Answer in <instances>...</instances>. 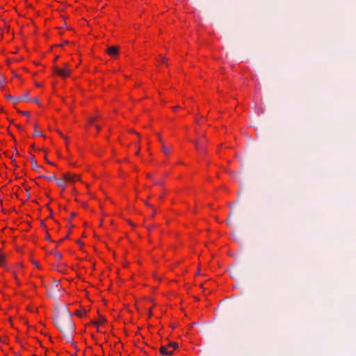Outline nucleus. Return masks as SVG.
Returning a JSON list of instances; mask_svg holds the SVG:
<instances>
[{"label": "nucleus", "instance_id": "obj_13", "mask_svg": "<svg viewBox=\"0 0 356 356\" xmlns=\"http://www.w3.org/2000/svg\"><path fill=\"white\" fill-rule=\"evenodd\" d=\"M7 99H9V100H11L14 104H15V102L17 101V97H13L10 96V95H8L7 97Z\"/></svg>", "mask_w": 356, "mask_h": 356}, {"label": "nucleus", "instance_id": "obj_7", "mask_svg": "<svg viewBox=\"0 0 356 356\" xmlns=\"http://www.w3.org/2000/svg\"><path fill=\"white\" fill-rule=\"evenodd\" d=\"M194 143H195V147L200 152H204L205 150L204 147L200 143V141H198V140L195 141Z\"/></svg>", "mask_w": 356, "mask_h": 356}, {"label": "nucleus", "instance_id": "obj_11", "mask_svg": "<svg viewBox=\"0 0 356 356\" xmlns=\"http://www.w3.org/2000/svg\"><path fill=\"white\" fill-rule=\"evenodd\" d=\"M44 177H45L46 179H47L49 181H56V177L54 175L51 176H44Z\"/></svg>", "mask_w": 356, "mask_h": 356}, {"label": "nucleus", "instance_id": "obj_3", "mask_svg": "<svg viewBox=\"0 0 356 356\" xmlns=\"http://www.w3.org/2000/svg\"><path fill=\"white\" fill-rule=\"evenodd\" d=\"M54 72L63 78L69 76L71 72L67 64L66 63L64 65L63 68H59L57 66H55L54 67Z\"/></svg>", "mask_w": 356, "mask_h": 356}, {"label": "nucleus", "instance_id": "obj_22", "mask_svg": "<svg viewBox=\"0 0 356 356\" xmlns=\"http://www.w3.org/2000/svg\"><path fill=\"white\" fill-rule=\"evenodd\" d=\"M95 127L98 131L101 129V127L99 125H95Z\"/></svg>", "mask_w": 356, "mask_h": 356}, {"label": "nucleus", "instance_id": "obj_26", "mask_svg": "<svg viewBox=\"0 0 356 356\" xmlns=\"http://www.w3.org/2000/svg\"><path fill=\"white\" fill-rule=\"evenodd\" d=\"M132 131L133 133H134V131ZM135 134H136L137 136H140V135H139V134H138V133L135 132Z\"/></svg>", "mask_w": 356, "mask_h": 356}, {"label": "nucleus", "instance_id": "obj_12", "mask_svg": "<svg viewBox=\"0 0 356 356\" xmlns=\"http://www.w3.org/2000/svg\"><path fill=\"white\" fill-rule=\"evenodd\" d=\"M4 255L0 252V266H3L4 264Z\"/></svg>", "mask_w": 356, "mask_h": 356}, {"label": "nucleus", "instance_id": "obj_31", "mask_svg": "<svg viewBox=\"0 0 356 356\" xmlns=\"http://www.w3.org/2000/svg\"><path fill=\"white\" fill-rule=\"evenodd\" d=\"M139 153V149L138 151H136V154H138Z\"/></svg>", "mask_w": 356, "mask_h": 356}, {"label": "nucleus", "instance_id": "obj_5", "mask_svg": "<svg viewBox=\"0 0 356 356\" xmlns=\"http://www.w3.org/2000/svg\"><path fill=\"white\" fill-rule=\"evenodd\" d=\"M170 348H168V346H163L160 348V352L161 354L163 355H170L172 354L173 353V350H169Z\"/></svg>", "mask_w": 356, "mask_h": 356}, {"label": "nucleus", "instance_id": "obj_25", "mask_svg": "<svg viewBox=\"0 0 356 356\" xmlns=\"http://www.w3.org/2000/svg\"><path fill=\"white\" fill-rule=\"evenodd\" d=\"M158 140H159L161 141V143H162L161 138L160 136H159Z\"/></svg>", "mask_w": 356, "mask_h": 356}, {"label": "nucleus", "instance_id": "obj_4", "mask_svg": "<svg viewBox=\"0 0 356 356\" xmlns=\"http://www.w3.org/2000/svg\"><path fill=\"white\" fill-rule=\"evenodd\" d=\"M106 52L111 56H115L118 53V47L116 46H111L108 47Z\"/></svg>", "mask_w": 356, "mask_h": 356}, {"label": "nucleus", "instance_id": "obj_8", "mask_svg": "<svg viewBox=\"0 0 356 356\" xmlns=\"http://www.w3.org/2000/svg\"><path fill=\"white\" fill-rule=\"evenodd\" d=\"M169 348H171L170 350H174L178 347V343L176 342H171L168 345Z\"/></svg>", "mask_w": 356, "mask_h": 356}, {"label": "nucleus", "instance_id": "obj_10", "mask_svg": "<svg viewBox=\"0 0 356 356\" xmlns=\"http://www.w3.org/2000/svg\"><path fill=\"white\" fill-rule=\"evenodd\" d=\"M162 151L165 154H169L168 148L165 145H163V144H162Z\"/></svg>", "mask_w": 356, "mask_h": 356}, {"label": "nucleus", "instance_id": "obj_6", "mask_svg": "<svg viewBox=\"0 0 356 356\" xmlns=\"http://www.w3.org/2000/svg\"><path fill=\"white\" fill-rule=\"evenodd\" d=\"M19 101H31V99H29V92H26L21 97H17V99L16 102H15V103L17 104Z\"/></svg>", "mask_w": 356, "mask_h": 356}, {"label": "nucleus", "instance_id": "obj_28", "mask_svg": "<svg viewBox=\"0 0 356 356\" xmlns=\"http://www.w3.org/2000/svg\"><path fill=\"white\" fill-rule=\"evenodd\" d=\"M179 108L178 106H175V107L173 108V109L177 110V108Z\"/></svg>", "mask_w": 356, "mask_h": 356}, {"label": "nucleus", "instance_id": "obj_29", "mask_svg": "<svg viewBox=\"0 0 356 356\" xmlns=\"http://www.w3.org/2000/svg\"><path fill=\"white\" fill-rule=\"evenodd\" d=\"M147 177L151 178L152 175L149 174V175H147Z\"/></svg>", "mask_w": 356, "mask_h": 356}, {"label": "nucleus", "instance_id": "obj_1", "mask_svg": "<svg viewBox=\"0 0 356 356\" xmlns=\"http://www.w3.org/2000/svg\"><path fill=\"white\" fill-rule=\"evenodd\" d=\"M55 325L61 331L67 341H71L74 324L72 320V314L65 307L58 312L54 318Z\"/></svg>", "mask_w": 356, "mask_h": 356}, {"label": "nucleus", "instance_id": "obj_24", "mask_svg": "<svg viewBox=\"0 0 356 356\" xmlns=\"http://www.w3.org/2000/svg\"><path fill=\"white\" fill-rule=\"evenodd\" d=\"M33 264H34L35 266H38V262L34 261V262H33Z\"/></svg>", "mask_w": 356, "mask_h": 356}, {"label": "nucleus", "instance_id": "obj_20", "mask_svg": "<svg viewBox=\"0 0 356 356\" xmlns=\"http://www.w3.org/2000/svg\"><path fill=\"white\" fill-rule=\"evenodd\" d=\"M34 135H40V136H42V134L40 132H38V131H35V132H34Z\"/></svg>", "mask_w": 356, "mask_h": 356}, {"label": "nucleus", "instance_id": "obj_18", "mask_svg": "<svg viewBox=\"0 0 356 356\" xmlns=\"http://www.w3.org/2000/svg\"><path fill=\"white\" fill-rule=\"evenodd\" d=\"M22 113L26 116L29 115V112H28V111L22 112Z\"/></svg>", "mask_w": 356, "mask_h": 356}, {"label": "nucleus", "instance_id": "obj_2", "mask_svg": "<svg viewBox=\"0 0 356 356\" xmlns=\"http://www.w3.org/2000/svg\"><path fill=\"white\" fill-rule=\"evenodd\" d=\"M77 180H79V177L78 175L71 174V173H66V174L63 175V179H56V181H57V184L60 187H64L66 181L74 182Z\"/></svg>", "mask_w": 356, "mask_h": 356}, {"label": "nucleus", "instance_id": "obj_30", "mask_svg": "<svg viewBox=\"0 0 356 356\" xmlns=\"http://www.w3.org/2000/svg\"><path fill=\"white\" fill-rule=\"evenodd\" d=\"M74 216H75V213H72L71 214V216H72V217H74Z\"/></svg>", "mask_w": 356, "mask_h": 356}, {"label": "nucleus", "instance_id": "obj_9", "mask_svg": "<svg viewBox=\"0 0 356 356\" xmlns=\"http://www.w3.org/2000/svg\"><path fill=\"white\" fill-rule=\"evenodd\" d=\"M86 310H78L75 312V314L79 317H83V316L86 315Z\"/></svg>", "mask_w": 356, "mask_h": 356}, {"label": "nucleus", "instance_id": "obj_23", "mask_svg": "<svg viewBox=\"0 0 356 356\" xmlns=\"http://www.w3.org/2000/svg\"><path fill=\"white\" fill-rule=\"evenodd\" d=\"M31 100H32V101H33V102H36V103H38V102H38V99L37 98L33 99H31Z\"/></svg>", "mask_w": 356, "mask_h": 356}, {"label": "nucleus", "instance_id": "obj_15", "mask_svg": "<svg viewBox=\"0 0 356 356\" xmlns=\"http://www.w3.org/2000/svg\"><path fill=\"white\" fill-rule=\"evenodd\" d=\"M54 255H55L56 258H57L58 259H62V254L60 252H56L54 254Z\"/></svg>", "mask_w": 356, "mask_h": 356}, {"label": "nucleus", "instance_id": "obj_21", "mask_svg": "<svg viewBox=\"0 0 356 356\" xmlns=\"http://www.w3.org/2000/svg\"><path fill=\"white\" fill-rule=\"evenodd\" d=\"M145 204H146L147 207H150V208L154 209V208H153V207H152L149 203H148V202H145Z\"/></svg>", "mask_w": 356, "mask_h": 356}, {"label": "nucleus", "instance_id": "obj_16", "mask_svg": "<svg viewBox=\"0 0 356 356\" xmlns=\"http://www.w3.org/2000/svg\"><path fill=\"white\" fill-rule=\"evenodd\" d=\"M154 184H156V185H161L162 184V181H160V180H156V181H154Z\"/></svg>", "mask_w": 356, "mask_h": 356}, {"label": "nucleus", "instance_id": "obj_17", "mask_svg": "<svg viewBox=\"0 0 356 356\" xmlns=\"http://www.w3.org/2000/svg\"><path fill=\"white\" fill-rule=\"evenodd\" d=\"M96 119L95 118H91L89 119L90 123H92Z\"/></svg>", "mask_w": 356, "mask_h": 356}, {"label": "nucleus", "instance_id": "obj_14", "mask_svg": "<svg viewBox=\"0 0 356 356\" xmlns=\"http://www.w3.org/2000/svg\"><path fill=\"white\" fill-rule=\"evenodd\" d=\"M32 165H33V168L35 169V170H37L38 168H40L38 165H37V163L35 160L32 161Z\"/></svg>", "mask_w": 356, "mask_h": 356}, {"label": "nucleus", "instance_id": "obj_19", "mask_svg": "<svg viewBox=\"0 0 356 356\" xmlns=\"http://www.w3.org/2000/svg\"><path fill=\"white\" fill-rule=\"evenodd\" d=\"M161 61H162L163 63H165V62L166 58H165V57H163V56H161Z\"/></svg>", "mask_w": 356, "mask_h": 356}, {"label": "nucleus", "instance_id": "obj_27", "mask_svg": "<svg viewBox=\"0 0 356 356\" xmlns=\"http://www.w3.org/2000/svg\"><path fill=\"white\" fill-rule=\"evenodd\" d=\"M227 224L228 225H230L229 220H228L227 221Z\"/></svg>", "mask_w": 356, "mask_h": 356}]
</instances>
